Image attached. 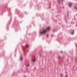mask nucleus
<instances>
[{"mask_svg":"<svg viewBox=\"0 0 77 77\" xmlns=\"http://www.w3.org/2000/svg\"><path fill=\"white\" fill-rule=\"evenodd\" d=\"M23 59V58L22 57H20V60H22Z\"/></svg>","mask_w":77,"mask_h":77,"instance_id":"nucleus-5","label":"nucleus"},{"mask_svg":"<svg viewBox=\"0 0 77 77\" xmlns=\"http://www.w3.org/2000/svg\"><path fill=\"white\" fill-rule=\"evenodd\" d=\"M29 66V65L28 66Z\"/></svg>","mask_w":77,"mask_h":77,"instance_id":"nucleus-10","label":"nucleus"},{"mask_svg":"<svg viewBox=\"0 0 77 77\" xmlns=\"http://www.w3.org/2000/svg\"><path fill=\"white\" fill-rule=\"evenodd\" d=\"M72 34H74V32L71 33Z\"/></svg>","mask_w":77,"mask_h":77,"instance_id":"nucleus-7","label":"nucleus"},{"mask_svg":"<svg viewBox=\"0 0 77 77\" xmlns=\"http://www.w3.org/2000/svg\"><path fill=\"white\" fill-rule=\"evenodd\" d=\"M72 5V3H70L69 4V6L70 7H71V5Z\"/></svg>","mask_w":77,"mask_h":77,"instance_id":"nucleus-2","label":"nucleus"},{"mask_svg":"<svg viewBox=\"0 0 77 77\" xmlns=\"http://www.w3.org/2000/svg\"><path fill=\"white\" fill-rule=\"evenodd\" d=\"M60 76H61V77H62V74H61Z\"/></svg>","mask_w":77,"mask_h":77,"instance_id":"nucleus-9","label":"nucleus"},{"mask_svg":"<svg viewBox=\"0 0 77 77\" xmlns=\"http://www.w3.org/2000/svg\"><path fill=\"white\" fill-rule=\"evenodd\" d=\"M35 59H34L32 60V62H35Z\"/></svg>","mask_w":77,"mask_h":77,"instance_id":"nucleus-3","label":"nucleus"},{"mask_svg":"<svg viewBox=\"0 0 77 77\" xmlns=\"http://www.w3.org/2000/svg\"><path fill=\"white\" fill-rule=\"evenodd\" d=\"M50 27H48L47 29L43 31L42 32H40V34L41 35H44L45 34V33L47 32V30H50Z\"/></svg>","mask_w":77,"mask_h":77,"instance_id":"nucleus-1","label":"nucleus"},{"mask_svg":"<svg viewBox=\"0 0 77 77\" xmlns=\"http://www.w3.org/2000/svg\"><path fill=\"white\" fill-rule=\"evenodd\" d=\"M60 0H58V2L59 3H60Z\"/></svg>","mask_w":77,"mask_h":77,"instance_id":"nucleus-4","label":"nucleus"},{"mask_svg":"<svg viewBox=\"0 0 77 77\" xmlns=\"http://www.w3.org/2000/svg\"><path fill=\"white\" fill-rule=\"evenodd\" d=\"M75 9H77V7H75Z\"/></svg>","mask_w":77,"mask_h":77,"instance_id":"nucleus-6","label":"nucleus"},{"mask_svg":"<svg viewBox=\"0 0 77 77\" xmlns=\"http://www.w3.org/2000/svg\"><path fill=\"white\" fill-rule=\"evenodd\" d=\"M47 37H48V35H47Z\"/></svg>","mask_w":77,"mask_h":77,"instance_id":"nucleus-8","label":"nucleus"},{"mask_svg":"<svg viewBox=\"0 0 77 77\" xmlns=\"http://www.w3.org/2000/svg\"><path fill=\"white\" fill-rule=\"evenodd\" d=\"M24 77H26V76H24Z\"/></svg>","mask_w":77,"mask_h":77,"instance_id":"nucleus-11","label":"nucleus"}]
</instances>
